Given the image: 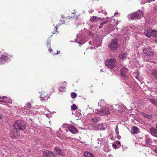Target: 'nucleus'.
Listing matches in <instances>:
<instances>
[{
  "label": "nucleus",
  "instance_id": "23",
  "mask_svg": "<svg viewBox=\"0 0 157 157\" xmlns=\"http://www.w3.org/2000/svg\"><path fill=\"white\" fill-rule=\"evenodd\" d=\"M8 99L7 97L6 96H2L0 97V101L2 102H7Z\"/></svg>",
  "mask_w": 157,
  "mask_h": 157
},
{
  "label": "nucleus",
  "instance_id": "34",
  "mask_svg": "<svg viewBox=\"0 0 157 157\" xmlns=\"http://www.w3.org/2000/svg\"><path fill=\"white\" fill-rule=\"evenodd\" d=\"M115 131L116 132V135L119 134V131H118V125H117L116 127V128L115 129Z\"/></svg>",
  "mask_w": 157,
  "mask_h": 157
},
{
  "label": "nucleus",
  "instance_id": "12",
  "mask_svg": "<svg viewBox=\"0 0 157 157\" xmlns=\"http://www.w3.org/2000/svg\"><path fill=\"white\" fill-rule=\"evenodd\" d=\"M48 95L45 92H43L40 95V99L41 101L47 100L48 98Z\"/></svg>",
  "mask_w": 157,
  "mask_h": 157
},
{
  "label": "nucleus",
  "instance_id": "36",
  "mask_svg": "<svg viewBox=\"0 0 157 157\" xmlns=\"http://www.w3.org/2000/svg\"><path fill=\"white\" fill-rule=\"evenodd\" d=\"M56 29V30H54V31H53L52 33L53 34H57V33H58V31H57V27H55Z\"/></svg>",
  "mask_w": 157,
  "mask_h": 157
},
{
  "label": "nucleus",
  "instance_id": "24",
  "mask_svg": "<svg viewBox=\"0 0 157 157\" xmlns=\"http://www.w3.org/2000/svg\"><path fill=\"white\" fill-rule=\"evenodd\" d=\"M151 36L157 37V30H152Z\"/></svg>",
  "mask_w": 157,
  "mask_h": 157
},
{
  "label": "nucleus",
  "instance_id": "17",
  "mask_svg": "<svg viewBox=\"0 0 157 157\" xmlns=\"http://www.w3.org/2000/svg\"><path fill=\"white\" fill-rule=\"evenodd\" d=\"M150 131L153 136L157 137V128H152L150 129Z\"/></svg>",
  "mask_w": 157,
  "mask_h": 157
},
{
  "label": "nucleus",
  "instance_id": "10",
  "mask_svg": "<svg viewBox=\"0 0 157 157\" xmlns=\"http://www.w3.org/2000/svg\"><path fill=\"white\" fill-rule=\"evenodd\" d=\"M128 69L125 67L121 68V74L123 78H126L127 77L126 73L128 72Z\"/></svg>",
  "mask_w": 157,
  "mask_h": 157
},
{
  "label": "nucleus",
  "instance_id": "1",
  "mask_svg": "<svg viewBox=\"0 0 157 157\" xmlns=\"http://www.w3.org/2000/svg\"><path fill=\"white\" fill-rule=\"evenodd\" d=\"M105 64L108 68L112 69L117 65V60L115 58L108 59L105 60Z\"/></svg>",
  "mask_w": 157,
  "mask_h": 157
},
{
  "label": "nucleus",
  "instance_id": "16",
  "mask_svg": "<svg viewBox=\"0 0 157 157\" xmlns=\"http://www.w3.org/2000/svg\"><path fill=\"white\" fill-rule=\"evenodd\" d=\"M132 132H131V133L133 134H136L139 132V130L138 127L136 126H134L132 128Z\"/></svg>",
  "mask_w": 157,
  "mask_h": 157
},
{
  "label": "nucleus",
  "instance_id": "4",
  "mask_svg": "<svg viewBox=\"0 0 157 157\" xmlns=\"http://www.w3.org/2000/svg\"><path fill=\"white\" fill-rule=\"evenodd\" d=\"M143 17V13L141 10L136 11L131 15V18L132 20L139 19Z\"/></svg>",
  "mask_w": 157,
  "mask_h": 157
},
{
  "label": "nucleus",
  "instance_id": "7",
  "mask_svg": "<svg viewBox=\"0 0 157 157\" xmlns=\"http://www.w3.org/2000/svg\"><path fill=\"white\" fill-rule=\"evenodd\" d=\"M110 113L109 109L108 108H104L98 111L97 114L100 116H103L108 115Z\"/></svg>",
  "mask_w": 157,
  "mask_h": 157
},
{
  "label": "nucleus",
  "instance_id": "30",
  "mask_svg": "<svg viewBox=\"0 0 157 157\" xmlns=\"http://www.w3.org/2000/svg\"><path fill=\"white\" fill-rule=\"evenodd\" d=\"M71 96L72 98H74L77 96V94L75 92H72L71 93Z\"/></svg>",
  "mask_w": 157,
  "mask_h": 157
},
{
  "label": "nucleus",
  "instance_id": "2",
  "mask_svg": "<svg viewBox=\"0 0 157 157\" xmlns=\"http://www.w3.org/2000/svg\"><path fill=\"white\" fill-rule=\"evenodd\" d=\"M153 54V52L150 48L144 49L143 50V56L144 57V60L145 59V60H148L149 59H147L148 56H151Z\"/></svg>",
  "mask_w": 157,
  "mask_h": 157
},
{
  "label": "nucleus",
  "instance_id": "13",
  "mask_svg": "<svg viewBox=\"0 0 157 157\" xmlns=\"http://www.w3.org/2000/svg\"><path fill=\"white\" fill-rule=\"evenodd\" d=\"M54 150L57 154L62 156H65L66 154L63 151H61V149L56 147L55 148Z\"/></svg>",
  "mask_w": 157,
  "mask_h": 157
},
{
  "label": "nucleus",
  "instance_id": "19",
  "mask_svg": "<svg viewBox=\"0 0 157 157\" xmlns=\"http://www.w3.org/2000/svg\"><path fill=\"white\" fill-rule=\"evenodd\" d=\"M97 127L99 129L103 130L106 127V125L105 123H102L98 125Z\"/></svg>",
  "mask_w": 157,
  "mask_h": 157
},
{
  "label": "nucleus",
  "instance_id": "28",
  "mask_svg": "<svg viewBox=\"0 0 157 157\" xmlns=\"http://www.w3.org/2000/svg\"><path fill=\"white\" fill-rule=\"evenodd\" d=\"M152 75L154 77L157 79V70L153 71L152 72Z\"/></svg>",
  "mask_w": 157,
  "mask_h": 157
},
{
  "label": "nucleus",
  "instance_id": "43",
  "mask_svg": "<svg viewBox=\"0 0 157 157\" xmlns=\"http://www.w3.org/2000/svg\"><path fill=\"white\" fill-rule=\"evenodd\" d=\"M118 14V13L117 12H115L114 14V16H116Z\"/></svg>",
  "mask_w": 157,
  "mask_h": 157
},
{
  "label": "nucleus",
  "instance_id": "38",
  "mask_svg": "<svg viewBox=\"0 0 157 157\" xmlns=\"http://www.w3.org/2000/svg\"><path fill=\"white\" fill-rule=\"evenodd\" d=\"M113 147H114V148H115L117 147V146L116 144H113Z\"/></svg>",
  "mask_w": 157,
  "mask_h": 157
},
{
  "label": "nucleus",
  "instance_id": "45",
  "mask_svg": "<svg viewBox=\"0 0 157 157\" xmlns=\"http://www.w3.org/2000/svg\"><path fill=\"white\" fill-rule=\"evenodd\" d=\"M156 128H157V124H156Z\"/></svg>",
  "mask_w": 157,
  "mask_h": 157
},
{
  "label": "nucleus",
  "instance_id": "9",
  "mask_svg": "<svg viewBox=\"0 0 157 157\" xmlns=\"http://www.w3.org/2000/svg\"><path fill=\"white\" fill-rule=\"evenodd\" d=\"M9 58V56L6 54L2 56L0 60V64H4L8 60Z\"/></svg>",
  "mask_w": 157,
  "mask_h": 157
},
{
  "label": "nucleus",
  "instance_id": "18",
  "mask_svg": "<svg viewBox=\"0 0 157 157\" xmlns=\"http://www.w3.org/2000/svg\"><path fill=\"white\" fill-rule=\"evenodd\" d=\"M79 14L77 13L75 11H74L71 12V16H69L68 17L69 18H73L74 19H76L78 16H79Z\"/></svg>",
  "mask_w": 157,
  "mask_h": 157
},
{
  "label": "nucleus",
  "instance_id": "5",
  "mask_svg": "<svg viewBox=\"0 0 157 157\" xmlns=\"http://www.w3.org/2000/svg\"><path fill=\"white\" fill-rule=\"evenodd\" d=\"M117 41V39L112 40L109 44V47L110 48L111 51H115L117 49L118 46Z\"/></svg>",
  "mask_w": 157,
  "mask_h": 157
},
{
  "label": "nucleus",
  "instance_id": "33",
  "mask_svg": "<svg viewBox=\"0 0 157 157\" xmlns=\"http://www.w3.org/2000/svg\"><path fill=\"white\" fill-rule=\"evenodd\" d=\"M98 141V147H100L101 146V142L100 139H98L97 140Z\"/></svg>",
  "mask_w": 157,
  "mask_h": 157
},
{
  "label": "nucleus",
  "instance_id": "26",
  "mask_svg": "<svg viewBox=\"0 0 157 157\" xmlns=\"http://www.w3.org/2000/svg\"><path fill=\"white\" fill-rule=\"evenodd\" d=\"M150 102L153 105L156 106H157V100H154L153 99H151L150 100Z\"/></svg>",
  "mask_w": 157,
  "mask_h": 157
},
{
  "label": "nucleus",
  "instance_id": "25",
  "mask_svg": "<svg viewBox=\"0 0 157 157\" xmlns=\"http://www.w3.org/2000/svg\"><path fill=\"white\" fill-rule=\"evenodd\" d=\"M108 21H105L103 22H101L99 26V28L100 29H101L103 26V25L105 24H106L108 22Z\"/></svg>",
  "mask_w": 157,
  "mask_h": 157
},
{
  "label": "nucleus",
  "instance_id": "3",
  "mask_svg": "<svg viewBox=\"0 0 157 157\" xmlns=\"http://www.w3.org/2000/svg\"><path fill=\"white\" fill-rule=\"evenodd\" d=\"M14 127L16 129L23 130L25 128V124L22 121H17L14 123Z\"/></svg>",
  "mask_w": 157,
  "mask_h": 157
},
{
  "label": "nucleus",
  "instance_id": "6",
  "mask_svg": "<svg viewBox=\"0 0 157 157\" xmlns=\"http://www.w3.org/2000/svg\"><path fill=\"white\" fill-rule=\"evenodd\" d=\"M20 131L17 130L16 129L12 130L10 133V137L13 139H15L19 137L20 136Z\"/></svg>",
  "mask_w": 157,
  "mask_h": 157
},
{
  "label": "nucleus",
  "instance_id": "44",
  "mask_svg": "<svg viewBox=\"0 0 157 157\" xmlns=\"http://www.w3.org/2000/svg\"><path fill=\"white\" fill-rule=\"evenodd\" d=\"M155 41L157 42V37L155 39Z\"/></svg>",
  "mask_w": 157,
  "mask_h": 157
},
{
  "label": "nucleus",
  "instance_id": "32",
  "mask_svg": "<svg viewBox=\"0 0 157 157\" xmlns=\"http://www.w3.org/2000/svg\"><path fill=\"white\" fill-rule=\"evenodd\" d=\"M126 56V54H120L119 55V57L121 58H125Z\"/></svg>",
  "mask_w": 157,
  "mask_h": 157
},
{
  "label": "nucleus",
  "instance_id": "46",
  "mask_svg": "<svg viewBox=\"0 0 157 157\" xmlns=\"http://www.w3.org/2000/svg\"><path fill=\"white\" fill-rule=\"evenodd\" d=\"M110 157H113V156H110Z\"/></svg>",
  "mask_w": 157,
  "mask_h": 157
},
{
  "label": "nucleus",
  "instance_id": "20",
  "mask_svg": "<svg viewBox=\"0 0 157 157\" xmlns=\"http://www.w3.org/2000/svg\"><path fill=\"white\" fill-rule=\"evenodd\" d=\"M151 32L152 30L147 29L145 30L144 33L147 36L150 37L151 36Z\"/></svg>",
  "mask_w": 157,
  "mask_h": 157
},
{
  "label": "nucleus",
  "instance_id": "22",
  "mask_svg": "<svg viewBox=\"0 0 157 157\" xmlns=\"http://www.w3.org/2000/svg\"><path fill=\"white\" fill-rule=\"evenodd\" d=\"M100 120V118L99 117H94L92 118L91 120L93 122H96L99 121Z\"/></svg>",
  "mask_w": 157,
  "mask_h": 157
},
{
  "label": "nucleus",
  "instance_id": "14",
  "mask_svg": "<svg viewBox=\"0 0 157 157\" xmlns=\"http://www.w3.org/2000/svg\"><path fill=\"white\" fill-rule=\"evenodd\" d=\"M47 46L48 48V51L51 53L52 54H58L59 52V51H56V52H53L51 48V45L50 43H48L47 44Z\"/></svg>",
  "mask_w": 157,
  "mask_h": 157
},
{
  "label": "nucleus",
  "instance_id": "31",
  "mask_svg": "<svg viewBox=\"0 0 157 157\" xmlns=\"http://www.w3.org/2000/svg\"><path fill=\"white\" fill-rule=\"evenodd\" d=\"M71 110H74L76 109L77 108V106L75 104H73L71 106Z\"/></svg>",
  "mask_w": 157,
  "mask_h": 157
},
{
  "label": "nucleus",
  "instance_id": "21",
  "mask_svg": "<svg viewBox=\"0 0 157 157\" xmlns=\"http://www.w3.org/2000/svg\"><path fill=\"white\" fill-rule=\"evenodd\" d=\"M85 157H94V155L88 151H85L83 153Z\"/></svg>",
  "mask_w": 157,
  "mask_h": 157
},
{
  "label": "nucleus",
  "instance_id": "27",
  "mask_svg": "<svg viewBox=\"0 0 157 157\" xmlns=\"http://www.w3.org/2000/svg\"><path fill=\"white\" fill-rule=\"evenodd\" d=\"M59 90L60 92H64L65 91V88L64 86H60Z\"/></svg>",
  "mask_w": 157,
  "mask_h": 157
},
{
  "label": "nucleus",
  "instance_id": "40",
  "mask_svg": "<svg viewBox=\"0 0 157 157\" xmlns=\"http://www.w3.org/2000/svg\"><path fill=\"white\" fill-rule=\"evenodd\" d=\"M116 143L117 144H120V142L119 141H116Z\"/></svg>",
  "mask_w": 157,
  "mask_h": 157
},
{
  "label": "nucleus",
  "instance_id": "8",
  "mask_svg": "<svg viewBox=\"0 0 157 157\" xmlns=\"http://www.w3.org/2000/svg\"><path fill=\"white\" fill-rule=\"evenodd\" d=\"M43 157H56L55 153L49 150H46L43 153Z\"/></svg>",
  "mask_w": 157,
  "mask_h": 157
},
{
  "label": "nucleus",
  "instance_id": "29",
  "mask_svg": "<svg viewBox=\"0 0 157 157\" xmlns=\"http://www.w3.org/2000/svg\"><path fill=\"white\" fill-rule=\"evenodd\" d=\"M146 142L147 144H151L152 143V140L150 138H147L146 140Z\"/></svg>",
  "mask_w": 157,
  "mask_h": 157
},
{
  "label": "nucleus",
  "instance_id": "48",
  "mask_svg": "<svg viewBox=\"0 0 157 157\" xmlns=\"http://www.w3.org/2000/svg\"><path fill=\"white\" fill-rule=\"evenodd\" d=\"M97 1H98V0H97Z\"/></svg>",
  "mask_w": 157,
  "mask_h": 157
},
{
  "label": "nucleus",
  "instance_id": "15",
  "mask_svg": "<svg viewBox=\"0 0 157 157\" xmlns=\"http://www.w3.org/2000/svg\"><path fill=\"white\" fill-rule=\"evenodd\" d=\"M68 128L70 132L72 133L75 134L78 132V129L72 126H70L69 127H68Z\"/></svg>",
  "mask_w": 157,
  "mask_h": 157
},
{
  "label": "nucleus",
  "instance_id": "35",
  "mask_svg": "<svg viewBox=\"0 0 157 157\" xmlns=\"http://www.w3.org/2000/svg\"><path fill=\"white\" fill-rule=\"evenodd\" d=\"M4 116L2 112L0 110V120Z\"/></svg>",
  "mask_w": 157,
  "mask_h": 157
},
{
  "label": "nucleus",
  "instance_id": "42",
  "mask_svg": "<svg viewBox=\"0 0 157 157\" xmlns=\"http://www.w3.org/2000/svg\"><path fill=\"white\" fill-rule=\"evenodd\" d=\"M7 102L9 103L10 104H11V103H12V101L11 100H10L9 101H7Z\"/></svg>",
  "mask_w": 157,
  "mask_h": 157
},
{
  "label": "nucleus",
  "instance_id": "47",
  "mask_svg": "<svg viewBox=\"0 0 157 157\" xmlns=\"http://www.w3.org/2000/svg\"><path fill=\"white\" fill-rule=\"evenodd\" d=\"M52 36V35L51 36V37Z\"/></svg>",
  "mask_w": 157,
  "mask_h": 157
},
{
  "label": "nucleus",
  "instance_id": "37",
  "mask_svg": "<svg viewBox=\"0 0 157 157\" xmlns=\"http://www.w3.org/2000/svg\"><path fill=\"white\" fill-rule=\"evenodd\" d=\"M31 104L30 103L28 102L26 104L27 107L30 108L31 107Z\"/></svg>",
  "mask_w": 157,
  "mask_h": 157
},
{
  "label": "nucleus",
  "instance_id": "39",
  "mask_svg": "<svg viewBox=\"0 0 157 157\" xmlns=\"http://www.w3.org/2000/svg\"><path fill=\"white\" fill-rule=\"evenodd\" d=\"M117 138L118 140H120L121 138V136L118 134L117 135Z\"/></svg>",
  "mask_w": 157,
  "mask_h": 157
},
{
  "label": "nucleus",
  "instance_id": "11",
  "mask_svg": "<svg viewBox=\"0 0 157 157\" xmlns=\"http://www.w3.org/2000/svg\"><path fill=\"white\" fill-rule=\"evenodd\" d=\"M103 19L101 17H97L95 16H93L90 17V21L92 23L97 22L98 20H101L103 21Z\"/></svg>",
  "mask_w": 157,
  "mask_h": 157
},
{
  "label": "nucleus",
  "instance_id": "41",
  "mask_svg": "<svg viewBox=\"0 0 157 157\" xmlns=\"http://www.w3.org/2000/svg\"><path fill=\"white\" fill-rule=\"evenodd\" d=\"M154 151L155 152L157 153V147L155 148Z\"/></svg>",
  "mask_w": 157,
  "mask_h": 157
}]
</instances>
